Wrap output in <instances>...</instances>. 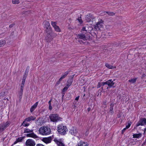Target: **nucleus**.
<instances>
[{
	"label": "nucleus",
	"instance_id": "1",
	"mask_svg": "<svg viewBox=\"0 0 146 146\" xmlns=\"http://www.w3.org/2000/svg\"><path fill=\"white\" fill-rule=\"evenodd\" d=\"M39 133L42 135H47L50 133V129L47 127L42 126L40 127L38 130Z\"/></svg>",
	"mask_w": 146,
	"mask_h": 146
},
{
	"label": "nucleus",
	"instance_id": "2",
	"mask_svg": "<svg viewBox=\"0 0 146 146\" xmlns=\"http://www.w3.org/2000/svg\"><path fill=\"white\" fill-rule=\"evenodd\" d=\"M57 131L60 134L64 135L66 133L68 129L66 126L63 125L62 124L58 125L57 127Z\"/></svg>",
	"mask_w": 146,
	"mask_h": 146
},
{
	"label": "nucleus",
	"instance_id": "3",
	"mask_svg": "<svg viewBox=\"0 0 146 146\" xmlns=\"http://www.w3.org/2000/svg\"><path fill=\"white\" fill-rule=\"evenodd\" d=\"M47 34L45 38L46 40L48 42H50L52 41L54 37H55L56 35V34L52 32L51 31L50 32H47Z\"/></svg>",
	"mask_w": 146,
	"mask_h": 146
},
{
	"label": "nucleus",
	"instance_id": "4",
	"mask_svg": "<svg viewBox=\"0 0 146 146\" xmlns=\"http://www.w3.org/2000/svg\"><path fill=\"white\" fill-rule=\"evenodd\" d=\"M50 118L51 121L53 122H57L62 119V118L58 116V115L55 114H51L50 116Z\"/></svg>",
	"mask_w": 146,
	"mask_h": 146
},
{
	"label": "nucleus",
	"instance_id": "5",
	"mask_svg": "<svg viewBox=\"0 0 146 146\" xmlns=\"http://www.w3.org/2000/svg\"><path fill=\"white\" fill-rule=\"evenodd\" d=\"M104 21L102 19L99 20V21L96 24L95 26L96 28L97 29H100L103 28L104 26Z\"/></svg>",
	"mask_w": 146,
	"mask_h": 146
},
{
	"label": "nucleus",
	"instance_id": "6",
	"mask_svg": "<svg viewBox=\"0 0 146 146\" xmlns=\"http://www.w3.org/2000/svg\"><path fill=\"white\" fill-rule=\"evenodd\" d=\"M146 125V119L144 118L140 119L137 123L135 126L136 127L140 126H143Z\"/></svg>",
	"mask_w": 146,
	"mask_h": 146
},
{
	"label": "nucleus",
	"instance_id": "7",
	"mask_svg": "<svg viewBox=\"0 0 146 146\" xmlns=\"http://www.w3.org/2000/svg\"><path fill=\"white\" fill-rule=\"evenodd\" d=\"M35 142L31 139H28L25 142L26 146H35Z\"/></svg>",
	"mask_w": 146,
	"mask_h": 146
},
{
	"label": "nucleus",
	"instance_id": "8",
	"mask_svg": "<svg viewBox=\"0 0 146 146\" xmlns=\"http://www.w3.org/2000/svg\"><path fill=\"white\" fill-rule=\"evenodd\" d=\"M45 27L46 28V32H50L52 31L50 23L48 21H45L44 22Z\"/></svg>",
	"mask_w": 146,
	"mask_h": 146
},
{
	"label": "nucleus",
	"instance_id": "9",
	"mask_svg": "<svg viewBox=\"0 0 146 146\" xmlns=\"http://www.w3.org/2000/svg\"><path fill=\"white\" fill-rule=\"evenodd\" d=\"M94 17L92 15L89 14L86 16L85 20L87 22L93 21Z\"/></svg>",
	"mask_w": 146,
	"mask_h": 146
},
{
	"label": "nucleus",
	"instance_id": "10",
	"mask_svg": "<svg viewBox=\"0 0 146 146\" xmlns=\"http://www.w3.org/2000/svg\"><path fill=\"white\" fill-rule=\"evenodd\" d=\"M54 141L58 146H64L65 145L61 139H57L56 138H55L54 139Z\"/></svg>",
	"mask_w": 146,
	"mask_h": 146
},
{
	"label": "nucleus",
	"instance_id": "11",
	"mask_svg": "<svg viewBox=\"0 0 146 146\" xmlns=\"http://www.w3.org/2000/svg\"><path fill=\"white\" fill-rule=\"evenodd\" d=\"M52 139V137L50 136L48 137L43 138L42 140L45 143L48 144L51 143Z\"/></svg>",
	"mask_w": 146,
	"mask_h": 146
},
{
	"label": "nucleus",
	"instance_id": "12",
	"mask_svg": "<svg viewBox=\"0 0 146 146\" xmlns=\"http://www.w3.org/2000/svg\"><path fill=\"white\" fill-rule=\"evenodd\" d=\"M26 136L27 137H32L34 139H36L38 137V136L33 132L27 134L26 135Z\"/></svg>",
	"mask_w": 146,
	"mask_h": 146
},
{
	"label": "nucleus",
	"instance_id": "13",
	"mask_svg": "<svg viewBox=\"0 0 146 146\" xmlns=\"http://www.w3.org/2000/svg\"><path fill=\"white\" fill-rule=\"evenodd\" d=\"M115 84V82L112 81V80H108L107 81V84L110 87H114L115 86L114 85Z\"/></svg>",
	"mask_w": 146,
	"mask_h": 146
},
{
	"label": "nucleus",
	"instance_id": "14",
	"mask_svg": "<svg viewBox=\"0 0 146 146\" xmlns=\"http://www.w3.org/2000/svg\"><path fill=\"white\" fill-rule=\"evenodd\" d=\"M78 38L82 39L84 40H85L87 39V37L85 35L83 34H78Z\"/></svg>",
	"mask_w": 146,
	"mask_h": 146
},
{
	"label": "nucleus",
	"instance_id": "15",
	"mask_svg": "<svg viewBox=\"0 0 146 146\" xmlns=\"http://www.w3.org/2000/svg\"><path fill=\"white\" fill-rule=\"evenodd\" d=\"M69 132L72 135H75L76 134V129L74 127L71 129L69 131Z\"/></svg>",
	"mask_w": 146,
	"mask_h": 146
},
{
	"label": "nucleus",
	"instance_id": "16",
	"mask_svg": "<svg viewBox=\"0 0 146 146\" xmlns=\"http://www.w3.org/2000/svg\"><path fill=\"white\" fill-rule=\"evenodd\" d=\"M69 72V71H67L65 72L61 76L60 78V80L62 81V79L66 77Z\"/></svg>",
	"mask_w": 146,
	"mask_h": 146
},
{
	"label": "nucleus",
	"instance_id": "17",
	"mask_svg": "<svg viewBox=\"0 0 146 146\" xmlns=\"http://www.w3.org/2000/svg\"><path fill=\"white\" fill-rule=\"evenodd\" d=\"M36 119L35 117L34 116H31L28 117L27 118L25 119L26 121L27 122H30L31 121L34 120Z\"/></svg>",
	"mask_w": 146,
	"mask_h": 146
},
{
	"label": "nucleus",
	"instance_id": "18",
	"mask_svg": "<svg viewBox=\"0 0 146 146\" xmlns=\"http://www.w3.org/2000/svg\"><path fill=\"white\" fill-rule=\"evenodd\" d=\"M38 102H36L35 104L33 105L30 109V111L31 112H32L36 108L38 105Z\"/></svg>",
	"mask_w": 146,
	"mask_h": 146
},
{
	"label": "nucleus",
	"instance_id": "19",
	"mask_svg": "<svg viewBox=\"0 0 146 146\" xmlns=\"http://www.w3.org/2000/svg\"><path fill=\"white\" fill-rule=\"evenodd\" d=\"M142 134L141 133L135 134L133 135V137L134 138H139L141 137Z\"/></svg>",
	"mask_w": 146,
	"mask_h": 146
},
{
	"label": "nucleus",
	"instance_id": "20",
	"mask_svg": "<svg viewBox=\"0 0 146 146\" xmlns=\"http://www.w3.org/2000/svg\"><path fill=\"white\" fill-rule=\"evenodd\" d=\"M105 65L107 68L110 69H113L116 68L115 67L113 66L108 63L106 64Z\"/></svg>",
	"mask_w": 146,
	"mask_h": 146
},
{
	"label": "nucleus",
	"instance_id": "21",
	"mask_svg": "<svg viewBox=\"0 0 146 146\" xmlns=\"http://www.w3.org/2000/svg\"><path fill=\"white\" fill-rule=\"evenodd\" d=\"M114 104L113 103H112L110 105V111L112 114L113 113V107L114 106Z\"/></svg>",
	"mask_w": 146,
	"mask_h": 146
},
{
	"label": "nucleus",
	"instance_id": "22",
	"mask_svg": "<svg viewBox=\"0 0 146 146\" xmlns=\"http://www.w3.org/2000/svg\"><path fill=\"white\" fill-rule=\"evenodd\" d=\"M78 146H88L86 143L82 141H80L78 145Z\"/></svg>",
	"mask_w": 146,
	"mask_h": 146
},
{
	"label": "nucleus",
	"instance_id": "23",
	"mask_svg": "<svg viewBox=\"0 0 146 146\" xmlns=\"http://www.w3.org/2000/svg\"><path fill=\"white\" fill-rule=\"evenodd\" d=\"M9 123L8 122H6L5 123L2 124L5 129L7 127L9 126Z\"/></svg>",
	"mask_w": 146,
	"mask_h": 146
},
{
	"label": "nucleus",
	"instance_id": "24",
	"mask_svg": "<svg viewBox=\"0 0 146 146\" xmlns=\"http://www.w3.org/2000/svg\"><path fill=\"white\" fill-rule=\"evenodd\" d=\"M5 40H0V47L3 46L5 44Z\"/></svg>",
	"mask_w": 146,
	"mask_h": 146
},
{
	"label": "nucleus",
	"instance_id": "25",
	"mask_svg": "<svg viewBox=\"0 0 146 146\" xmlns=\"http://www.w3.org/2000/svg\"><path fill=\"white\" fill-rule=\"evenodd\" d=\"M28 72L29 71L28 70H25V72L23 76V79H26V78L27 77V76Z\"/></svg>",
	"mask_w": 146,
	"mask_h": 146
},
{
	"label": "nucleus",
	"instance_id": "26",
	"mask_svg": "<svg viewBox=\"0 0 146 146\" xmlns=\"http://www.w3.org/2000/svg\"><path fill=\"white\" fill-rule=\"evenodd\" d=\"M137 79V78H135L133 79H131L129 80V81L131 83H135Z\"/></svg>",
	"mask_w": 146,
	"mask_h": 146
},
{
	"label": "nucleus",
	"instance_id": "27",
	"mask_svg": "<svg viewBox=\"0 0 146 146\" xmlns=\"http://www.w3.org/2000/svg\"><path fill=\"white\" fill-rule=\"evenodd\" d=\"M27 121H26V120L25 119L23 121L22 125L24 127H26L28 126L29 125V124L27 123Z\"/></svg>",
	"mask_w": 146,
	"mask_h": 146
},
{
	"label": "nucleus",
	"instance_id": "28",
	"mask_svg": "<svg viewBox=\"0 0 146 146\" xmlns=\"http://www.w3.org/2000/svg\"><path fill=\"white\" fill-rule=\"evenodd\" d=\"M33 131V130H30L28 129H26L24 131L25 133H31Z\"/></svg>",
	"mask_w": 146,
	"mask_h": 146
},
{
	"label": "nucleus",
	"instance_id": "29",
	"mask_svg": "<svg viewBox=\"0 0 146 146\" xmlns=\"http://www.w3.org/2000/svg\"><path fill=\"white\" fill-rule=\"evenodd\" d=\"M106 13L110 16H113L115 15V13L112 12H106Z\"/></svg>",
	"mask_w": 146,
	"mask_h": 146
},
{
	"label": "nucleus",
	"instance_id": "30",
	"mask_svg": "<svg viewBox=\"0 0 146 146\" xmlns=\"http://www.w3.org/2000/svg\"><path fill=\"white\" fill-rule=\"evenodd\" d=\"M12 3L13 4H18L19 3L20 1L19 0H12Z\"/></svg>",
	"mask_w": 146,
	"mask_h": 146
},
{
	"label": "nucleus",
	"instance_id": "31",
	"mask_svg": "<svg viewBox=\"0 0 146 146\" xmlns=\"http://www.w3.org/2000/svg\"><path fill=\"white\" fill-rule=\"evenodd\" d=\"M54 29H55V31L57 32H60V28H59V27L57 26L56 27H55L54 28Z\"/></svg>",
	"mask_w": 146,
	"mask_h": 146
},
{
	"label": "nucleus",
	"instance_id": "32",
	"mask_svg": "<svg viewBox=\"0 0 146 146\" xmlns=\"http://www.w3.org/2000/svg\"><path fill=\"white\" fill-rule=\"evenodd\" d=\"M51 25L54 28L55 27H56L57 25H56V23L55 22L51 21Z\"/></svg>",
	"mask_w": 146,
	"mask_h": 146
},
{
	"label": "nucleus",
	"instance_id": "33",
	"mask_svg": "<svg viewBox=\"0 0 146 146\" xmlns=\"http://www.w3.org/2000/svg\"><path fill=\"white\" fill-rule=\"evenodd\" d=\"M23 90H20L19 92V97L20 98H21L23 94Z\"/></svg>",
	"mask_w": 146,
	"mask_h": 146
},
{
	"label": "nucleus",
	"instance_id": "34",
	"mask_svg": "<svg viewBox=\"0 0 146 146\" xmlns=\"http://www.w3.org/2000/svg\"><path fill=\"white\" fill-rule=\"evenodd\" d=\"M77 20L78 21V22L80 23V24L82 23L83 21L82 20L81 18V17H79L77 19Z\"/></svg>",
	"mask_w": 146,
	"mask_h": 146
},
{
	"label": "nucleus",
	"instance_id": "35",
	"mask_svg": "<svg viewBox=\"0 0 146 146\" xmlns=\"http://www.w3.org/2000/svg\"><path fill=\"white\" fill-rule=\"evenodd\" d=\"M5 129L2 124H1L0 125V132H2Z\"/></svg>",
	"mask_w": 146,
	"mask_h": 146
},
{
	"label": "nucleus",
	"instance_id": "36",
	"mask_svg": "<svg viewBox=\"0 0 146 146\" xmlns=\"http://www.w3.org/2000/svg\"><path fill=\"white\" fill-rule=\"evenodd\" d=\"M23 138L22 137H19V138H17V140L18 141V142H19L21 141L22 140H23Z\"/></svg>",
	"mask_w": 146,
	"mask_h": 146
},
{
	"label": "nucleus",
	"instance_id": "37",
	"mask_svg": "<svg viewBox=\"0 0 146 146\" xmlns=\"http://www.w3.org/2000/svg\"><path fill=\"white\" fill-rule=\"evenodd\" d=\"M131 124V123H129L128 124V125L126 126V128L127 129L129 128L130 127Z\"/></svg>",
	"mask_w": 146,
	"mask_h": 146
},
{
	"label": "nucleus",
	"instance_id": "38",
	"mask_svg": "<svg viewBox=\"0 0 146 146\" xmlns=\"http://www.w3.org/2000/svg\"><path fill=\"white\" fill-rule=\"evenodd\" d=\"M5 94V92H1L0 93V97H3Z\"/></svg>",
	"mask_w": 146,
	"mask_h": 146
},
{
	"label": "nucleus",
	"instance_id": "39",
	"mask_svg": "<svg viewBox=\"0 0 146 146\" xmlns=\"http://www.w3.org/2000/svg\"><path fill=\"white\" fill-rule=\"evenodd\" d=\"M25 79H26L23 78L21 84H22L23 85V84L25 85Z\"/></svg>",
	"mask_w": 146,
	"mask_h": 146
},
{
	"label": "nucleus",
	"instance_id": "40",
	"mask_svg": "<svg viewBox=\"0 0 146 146\" xmlns=\"http://www.w3.org/2000/svg\"><path fill=\"white\" fill-rule=\"evenodd\" d=\"M102 86L101 83H98L97 86V88H99Z\"/></svg>",
	"mask_w": 146,
	"mask_h": 146
},
{
	"label": "nucleus",
	"instance_id": "41",
	"mask_svg": "<svg viewBox=\"0 0 146 146\" xmlns=\"http://www.w3.org/2000/svg\"><path fill=\"white\" fill-rule=\"evenodd\" d=\"M30 13V11H25V12L23 14L27 15Z\"/></svg>",
	"mask_w": 146,
	"mask_h": 146
},
{
	"label": "nucleus",
	"instance_id": "42",
	"mask_svg": "<svg viewBox=\"0 0 146 146\" xmlns=\"http://www.w3.org/2000/svg\"><path fill=\"white\" fill-rule=\"evenodd\" d=\"M24 86H25V85L23 84V85L22 84H21V86L20 90H23V88H24Z\"/></svg>",
	"mask_w": 146,
	"mask_h": 146
},
{
	"label": "nucleus",
	"instance_id": "43",
	"mask_svg": "<svg viewBox=\"0 0 146 146\" xmlns=\"http://www.w3.org/2000/svg\"><path fill=\"white\" fill-rule=\"evenodd\" d=\"M68 89H67V88H66V87H65L63 88V90H62V92H65Z\"/></svg>",
	"mask_w": 146,
	"mask_h": 146
},
{
	"label": "nucleus",
	"instance_id": "44",
	"mask_svg": "<svg viewBox=\"0 0 146 146\" xmlns=\"http://www.w3.org/2000/svg\"><path fill=\"white\" fill-rule=\"evenodd\" d=\"M82 31H85L86 32H87V30H86V27H84L82 29Z\"/></svg>",
	"mask_w": 146,
	"mask_h": 146
},
{
	"label": "nucleus",
	"instance_id": "45",
	"mask_svg": "<svg viewBox=\"0 0 146 146\" xmlns=\"http://www.w3.org/2000/svg\"><path fill=\"white\" fill-rule=\"evenodd\" d=\"M102 86H104L105 84H107V81L105 82H102L101 83Z\"/></svg>",
	"mask_w": 146,
	"mask_h": 146
},
{
	"label": "nucleus",
	"instance_id": "46",
	"mask_svg": "<svg viewBox=\"0 0 146 146\" xmlns=\"http://www.w3.org/2000/svg\"><path fill=\"white\" fill-rule=\"evenodd\" d=\"M87 28H88V27H87ZM88 29H89V30L88 31L87 30V32H89L91 30H92V28L91 27H88Z\"/></svg>",
	"mask_w": 146,
	"mask_h": 146
},
{
	"label": "nucleus",
	"instance_id": "47",
	"mask_svg": "<svg viewBox=\"0 0 146 146\" xmlns=\"http://www.w3.org/2000/svg\"><path fill=\"white\" fill-rule=\"evenodd\" d=\"M127 129L126 128V127L124 128L122 131V133H123L124 132V131H125V130Z\"/></svg>",
	"mask_w": 146,
	"mask_h": 146
},
{
	"label": "nucleus",
	"instance_id": "48",
	"mask_svg": "<svg viewBox=\"0 0 146 146\" xmlns=\"http://www.w3.org/2000/svg\"><path fill=\"white\" fill-rule=\"evenodd\" d=\"M36 146H44L43 145L41 144H38L36 145Z\"/></svg>",
	"mask_w": 146,
	"mask_h": 146
},
{
	"label": "nucleus",
	"instance_id": "49",
	"mask_svg": "<svg viewBox=\"0 0 146 146\" xmlns=\"http://www.w3.org/2000/svg\"><path fill=\"white\" fill-rule=\"evenodd\" d=\"M71 83H70V84H68L66 85V86H65L66 88H67V89L68 88L69 86L71 85Z\"/></svg>",
	"mask_w": 146,
	"mask_h": 146
},
{
	"label": "nucleus",
	"instance_id": "50",
	"mask_svg": "<svg viewBox=\"0 0 146 146\" xmlns=\"http://www.w3.org/2000/svg\"><path fill=\"white\" fill-rule=\"evenodd\" d=\"M71 83H70V84H68L66 85V86H65L66 88H67V89L68 88L69 86L71 85Z\"/></svg>",
	"mask_w": 146,
	"mask_h": 146
},
{
	"label": "nucleus",
	"instance_id": "51",
	"mask_svg": "<svg viewBox=\"0 0 146 146\" xmlns=\"http://www.w3.org/2000/svg\"><path fill=\"white\" fill-rule=\"evenodd\" d=\"M80 96H78V97H76L75 99V100L77 101H78L79 98Z\"/></svg>",
	"mask_w": 146,
	"mask_h": 146
},
{
	"label": "nucleus",
	"instance_id": "52",
	"mask_svg": "<svg viewBox=\"0 0 146 146\" xmlns=\"http://www.w3.org/2000/svg\"><path fill=\"white\" fill-rule=\"evenodd\" d=\"M49 109L50 110H51L52 109V107L51 105H49Z\"/></svg>",
	"mask_w": 146,
	"mask_h": 146
},
{
	"label": "nucleus",
	"instance_id": "53",
	"mask_svg": "<svg viewBox=\"0 0 146 146\" xmlns=\"http://www.w3.org/2000/svg\"><path fill=\"white\" fill-rule=\"evenodd\" d=\"M14 24H11L9 25V27L10 28H11L14 26Z\"/></svg>",
	"mask_w": 146,
	"mask_h": 146
},
{
	"label": "nucleus",
	"instance_id": "54",
	"mask_svg": "<svg viewBox=\"0 0 146 146\" xmlns=\"http://www.w3.org/2000/svg\"><path fill=\"white\" fill-rule=\"evenodd\" d=\"M61 81H60V79H59V80L57 82V83H56L57 84H60V82Z\"/></svg>",
	"mask_w": 146,
	"mask_h": 146
},
{
	"label": "nucleus",
	"instance_id": "55",
	"mask_svg": "<svg viewBox=\"0 0 146 146\" xmlns=\"http://www.w3.org/2000/svg\"><path fill=\"white\" fill-rule=\"evenodd\" d=\"M146 76V75L144 74H143L142 75V77L143 78L144 77H145Z\"/></svg>",
	"mask_w": 146,
	"mask_h": 146
},
{
	"label": "nucleus",
	"instance_id": "56",
	"mask_svg": "<svg viewBox=\"0 0 146 146\" xmlns=\"http://www.w3.org/2000/svg\"><path fill=\"white\" fill-rule=\"evenodd\" d=\"M51 100H50L49 101L48 103L49 105H51Z\"/></svg>",
	"mask_w": 146,
	"mask_h": 146
},
{
	"label": "nucleus",
	"instance_id": "57",
	"mask_svg": "<svg viewBox=\"0 0 146 146\" xmlns=\"http://www.w3.org/2000/svg\"><path fill=\"white\" fill-rule=\"evenodd\" d=\"M18 142V141L16 140V141H15L14 143V144H15L17 143Z\"/></svg>",
	"mask_w": 146,
	"mask_h": 146
},
{
	"label": "nucleus",
	"instance_id": "58",
	"mask_svg": "<svg viewBox=\"0 0 146 146\" xmlns=\"http://www.w3.org/2000/svg\"><path fill=\"white\" fill-rule=\"evenodd\" d=\"M146 131V128H145L144 130V133H145Z\"/></svg>",
	"mask_w": 146,
	"mask_h": 146
},
{
	"label": "nucleus",
	"instance_id": "59",
	"mask_svg": "<svg viewBox=\"0 0 146 146\" xmlns=\"http://www.w3.org/2000/svg\"><path fill=\"white\" fill-rule=\"evenodd\" d=\"M106 104V103H104V105H105V104Z\"/></svg>",
	"mask_w": 146,
	"mask_h": 146
},
{
	"label": "nucleus",
	"instance_id": "60",
	"mask_svg": "<svg viewBox=\"0 0 146 146\" xmlns=\"http://www.w3.org/2000/svg\"><path fill=\"white\" fill-rule=\"evenodd\" d=\"M4 99V100H6V99H5V98Z\"/></svg>",
	"mask_w": 146,
	"mask_h": 146
},
{
	"label": "nucleus",
	"instance_id": "61",
	"mask_svg": "<svg viewBox=\"0 0 146 146\" xmlns=\"http://www.w3.org/2000/svg\"><path fill=\"white\" fill-rule=\"evenodd\" d=\"M7 100H8V101L9 100L7 98Z\"/></svg>",
	"mask_w": 146,
	"mask_h": 146
},
{
	"label": "nucleus",
	"instance_id": "62",
	"mask_svg": "<svg viewBox=\"0 0 146 146\" xmlns=\"http://www.w3.org/2000/svg\"><path fill=\"white\" fill-rule=\"evenodd\" d=\"M88 111H89V108H88Z\"/></svg>",
	"mask_w": 146,
	"mask_h": 146
},
{
	"label": "nucleus",
	"instance_id": "63",
	"mask_svg": "<svg viewBox=\"0 0 146 146\" xmlns=\"http://www.w3.org/2000/svg\"><path fill=\"white\" fill-rule=\"evenodd\" d=\"M143 144H142V146H143Z\"/></svg>",
	"mask_w": 146,
	"mask_h": 146
},
{
	"label": "nucleus",
	"instance_id": "64",
	"mask_svg": "<svg viewBox=\"0 0 146 146\" xmlns=\"http://www.w3.org/2000/svg\"><path fill=\"white\" fill-rule=\"evenodd\" d=\"M145 82H146V80L145 81Z\"/></svg>",
	"mask_w": 146,
	"mask_h": 146
}]
</instances>
